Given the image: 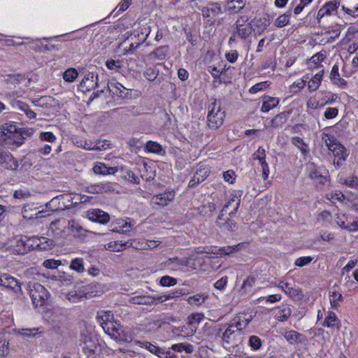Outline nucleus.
<instances>
[{
	"label": "nucleus",
	"instance_id": "nucleus-1",
	"mask_svg": "<svg viewBox=\"0 0 358 358\" xmlns=\"http://www.w3.org/2000/svg\"><path fill=\"white\" fill-rule=\"evenodd\" d=\"M241 203V194L239 192L234 191L232 194H231L229 200L227 202V203L224 206L222 210H221L216 223L217 225L224 231H234L237 229L236 223L231 220L226 215L227 210L229 207L233 208V210L229 213V215L232 217L236 213L238 208H239Z\"/></svg>",
	"mask_w": 358,
	"mask_h": 358
},
{
	"label": "nucleus",
	"instance_id": "nucleus-2",
	"mask_svg": "<svg viewBox=\"0 0 358 358\" xmlns=\"http://www.w3.org/2000/svg\"><path fill=\"white\" fill-rule=\"evenodd\" d=\"M2 134L0 140L6 145L20 147L23 144V139L16 125L12 123H6L2 126Z\"/></svg>",
	"mask_w": 358,
	"mask_h": 358
},
{
	"label": "nucleus",
	"instance_id": "nucleus-3",
	"mask_svg": "<svg viewBox=\"0 0 358 358\" xmlns=\"http://www.w3.org/2000/svg\"><path fill=\"white\" fill-rule=\"evenodd\" d=\"M208 110L207 120L208 127L213 129H218L223 124L225 117V113L222 110L220 103H217L216 99H213L208 105Z\"/></svg>",
	"mask_w": 358,
	"mask_h": 358
},
{
	"label": "nucleus",
	"instance_id": "nucleus-4",
	"mask_svg": "<svg viewBox=\"0 0 358 358\" xmlns=\"http://www.w3.org/2000/svg\"><path fill=\"white\" fill-rule=\"evenodd\" d=\"M306 173L308 177L317 185H324L329 182V172L322 166H318L314 163H308L306 166Z\"/></svg>",
	"mask_w": 358,
	"mask_h": 358
},
{
	"label": "nucleus",
	"instance_id": "nucleus-5",
	"mask_svg": "<svg viewBox=\"0 0 358 358\" xmlns=\"http://www.w3.org/2000/svg\"><path fill=\"white\" fill-rule=\"evenodd\" d=\"M29 291L32 303L36 307L43 306L48 299V290L39 283L30 282Z\"/></svg>",
	"mask_w": 358,
	"mask_h": 358
},
{
	"label": "nucleus",
	"instance_id": "nucleus-6",
	"mask_svg": "<svg viewBox=\"0 0 358 358\" xmlns=\"http://www.w3.org/2000/svg\"><path fill=\"white\" fill-rule=\"evenodd\" d=\"M107 334L119 343L130 342L133 338V333L128 327L122 326L119 322L116 324Z\"/></svg>",
	"mask_w": 358,
	"mask_h": 358
},
{
	"label": "nucleus",
	"instance_id": "nucleus-7",
	"mask_svg": "<svg viewBox=\"0 0 358 358\" xmlns=\"http://www.w3.org/2000/svg\"><path fill=\"white\" fill-rule=\"evenodd\" d=\"M324 143L328 150L332 152L336 158L345 161L348 156L345 148L341 144L334 136L325 135Z\"/></svg>",
	"mask_w": 358,
	"mask_h": 358
},
{
	"label": "nucleus",
	"instance_id": "nucleus-8",
	"mask_svg": "<svg viewBox=\"0 0 358 358\" xmlns=\"http://www.w3.org/2000/svg\"><path fill=\"white\" fill-rule=\"evenodd\" d=\"M66 198L69 202L71 201L72 198L69 195L61 194L54 197L50 202L45 204V208L47 210H44L45 211V215L48 216L50 215V213L62 210L68 206H70L71 204L66 205L64 201L61 204V201L64 200Z\"/></svg>",
	"mask_w": 358,
	"mask_h": 358
},
{
	"label": "nucleus",
	"instance_id": "nucleus-9",
	"mask_svg": "<svg viewBox=\"0 0 358 358\" xmlns=\"http://www.w3.org/2000/svg\"><path fill=\"white\" fill-rule=\"evenodd\" d=\"M339 7L340 3L336 1H331L325 3L317 12L316 17L317 22L322 24V20L325 17L338 14Z\"/></svg>",
	"mask_w": 358,
	"mask_h": 358
},
{
	"label": "nucleus",
	"instance_id": "nucleus-10",
	"mask_svg": "<svg viewBox=\"0 0 358 358\" xmlns=\"http://www.w3.org/2000/svg\"><path fill=\"white\" fill-rule=\"evenodd\" d=\"M96 320L101 326L103 330L107 334L111 327H113L117 323L114 320V316L110 310H101L97 313Z\"/></svg>",
	"mask_w": 358,
	"mask_h": 358
},
{
	"label": "nucleus",
	"instance_id": "nucleus-11",
	"mask_svg": "<svg viewBox=\"0 0 358 358\" xmlns=\"http://www.w3.org/2000/svg\"><path fill=\"white\" fill-rule=\"evenodd\" d=\"M82 91H90L99 87V76L96 72L91 71L85 73L79 85Z\"/></svg>",
	"mask_w": 358,
	"mask_h": 358
},
{
	"label": "nucleus",
	"instance_id": "nucleus-12",
	"mask_svg": "<svg viewBox=\"0 0 358 358\" xmlns=\"http://www.w3.org/2000/svg\"><path fill=\"white\" fill-rule=\"evenodd\" d=\"M86 217L92 222H99L102 224L108 223L110 220L109 214L99 208L88 210L86 212Z\"/></svg>",
	"mask_w": 358,
	"mask_h": 358
},
{
	"label": "nucleus",
	"instance_id": "nucleus-13",
	"mask_svg": "<svg viewBox=\"0 0 358 358\" xmlns=\"http://www.w3.org/2000/svg\"><path fill=\"white\" fill-rule=\"evenodd\" d=\"M113 190V185L109 182L90 184L86 187V192L90 194H103Z\"/></svg>",
	"mask_w": 358,
	"mask_h": 358
},
{
	"label": "nucleus",
	"instance_id": "nucleus-14",
	"mask_svg": "<svg viewBox=\"0 0 358 358\" xmlns=\"http://www.w3.org/2000/svg\"><path fill=\"white\" fill-rule=\"evenodd\" d=\"M37 210V208H34V204L30 205H25L22 210V216L24 219H34V218H41L46 217V215H45V211L44 209L36 211Z\"/></svg>",
	"mask_w": 358,
	"mask_h": 358
},
{
	"label": "nucleus",
	"instance_id": "nucleus-15",
	"mask_svg": "<svg viewBox=\"0 0 358 358\" xmlns=\"http://www.w3.org/2000/svg\"><path fill=\"white\" fill-rule=\"evenodd\" d=\"M175 192L173 191L166 192L164 193L155 195L152 197L151 202L155 205L165 206L169 202L173 200Z\"/></svg>",
	"mask_w": 358,
	"mask_h": 358
},
{
	"label": "nucleus",
	"instance_id": "nucleus-16",
	"mask_svg": "<svg viewBox=\"0 0 358 358\" xmlns=\"http://www.w3.org/2000/svg\"><path fill=\"white\" fill-rule=\"evenodd\" d=\"M274 317L280 322L287 321L292 315V309L287 304H282L273 310Z\"/></svg>",
	"mask_w": 358,
	"mask_h": 358
},
{
	"label": "nucleus",
	"instance_id": "nucleus-17",
	"mask_svg": "<svg viewBox=\"0 0 358 358\" xmlns=\"http://www.w3.org/2000/svg\"><path fill=\"white\" fill-rule=\"evenodd\" d=\"M253 317L250 313H240L233 320L235 328L238 331L245 329L252 320Z\"/></svg>",
	"mask_w": 358,
	"mask_h": 358
},
{
	"label": "nucleus",
	"instance_id": "nucleus-18",
	"mask_svg": "<svg viewBox=\"0 0 358 358\" xmlns=\"http://www.w3.org/2000/svg\"><path fill=\"white\" fill-rule=\"evenodd\" d=\"M338 71V66L337 64H334L330 73V80L334 85H337L340 88L346 89L348 87V83L340 76Z\"/></svg>",
	"mask_w": 358,
	"mask_h": 358
},
{
	"label": "nucleus",
	"instance_id": "nucleus-19",
	"mask_svg": "<svg viewBox=\"0 0 358 358\" xmlns=\"http://www.w3.org/2000/svg\"><path fill=\"white\" fill-rule=\"evenodd\" d=\"M118 169L116 166H107L104 163L97 162L94 167L93 171L99 175H113L117 172Z\"/></svg>",
	"mask_w": 358,
	"mask_h": 358
},
{
	"label": "nucleus",
	"instance_id": "nucleus-20",
	"mask_svg": "<svg viewBox=\"0 0 358 358\" xmlns=\"http://www.w3.org/2000/svg\"><path fill=\"white\" fill-rule=\"evenodd\" d=\"M238 332V331L235 328L234 324H230L228 326L224 332L222 334V336L223 345L224 348H227L224 344L229 345L234 343Z\"/></svg>",
	"mask_w": 358,
	"mask_h": 358
},
{
	"label": "nucleus",
	"instance_id": "nucleus-21",
	"mask_svg": "<svg viewBox=\"0 0 358 358\" xmlns=\"http://www.w3.org/2000/svg\"><path fill=\"white\" fill-rule=\"evenodd\" d=\"M136 344L141 348L148 350L151 353L157 355L159 357H162L165 355L164 350L153 345L148 341H136Z\"/></svg>",
	"mask_w": 358,
	"mask_h": 358
},
{
	"label": "nucleus",
	"instance_id": "nucleus-22",
	"mask_svg": "<svg viewBox=\"0 0 358 358\" xmlns=\"http://www.w3.org/2000/svg\"><path fill=\"white\" fill-rule=\"evenodd\" d=\"M189 261L187 258L178 259V257L169 259L165 264L173 271H178L184 266H188Z\"/></svg>",
	"mask_w": 358,
	"mask_h": 358
},
{
	"label": "nucleus",
	"instance_id": "nucleus-23",
	"mask_svg": "<svg viewBox=\"0 0 358 358\" xmlns=\"http://www.w3.org/2000/svg\"><path fill=\"white\" fill-rule=\"evenodd\" d=\"M284 338L288 343L292 345L301 343L304 341V336L294 330L285 331Z\"/></svg>",
	"mask_w": 358,
	"mask_h": 358
},
{
	"label": "nucleus",
	"instance_id": "nucleus-24",
	"mask_svg": "<svg viewBox=\"0 0 358 358\" xmlns=\"http://www.w3.org/2000/svg\"><path fill=\"white\" fill-rule=\"evenodd\" d=\"M246 0H230L227 1L226 10L229 13H238L245 6Z\"/></svg>",
	"mask_w": 358,
	"mask_h": 358
},
{
	"label": "nucleus",
	"instance_id": "nucleus-25",
	"mask_svg": "<svg viewBox=\"0 0 358 358\" xmlns=\"http://www.w3.org/2000/svg\"><path fill=\"white\" fill-rule=\"evenodd\" d=\"M0 285L12 289H14L16 287H20V285L17 279L7 273H4L0 276Z\"/></svg>",
	"mask_w": 358,
	"mask_h": 358
},
{
	"label": "nucleus",
	"instance_id": "nucleus-26",
	"mask_svg": "<svg viewBox=\"0 0 358 358\" xmlns=\"http://www.w3.org/2000/svg\"><path fill=\"white\" fill-rule=\"evenodd\" d=\"M132 243L127 241L122 243V241H110L105 245V248L112 252H120L122 251L126 247H131Z\"/></svg>",
	"mask_w": 358,
	"mask_h": 358
},
{
	"label": "nucleus",
	"instance_id": "nucleus-27",
	"mask_svg": "<svg viewBox=\"0 0 358 358\" xmlns=\"http://www.w3.org/2000/svg\"><path fill=\"white\" fill-rule=\"evenodd\" d=\"M279 99L277 97L264 96L261 107V111L268 113L270 110L276 107L279 104Z\"/></svg>",
	"mask_w": 358,
	"mask_h": 358
},
{
	"label": "nucleus",
	"instance_id": "nucleus-28",
	"mask_svg": "<svg viewBox=\"0 0 358 358\" xmlns=\"http://www.w3.org/2000/svg\"><path fill=\"white\" fill-rule=\"evenodd\" d=\"M322 325L329 328L336 327V329H339L341 322L334 312L329 311Z\"/></svg>",
	"mask_w": 358,
	"mask_h": 358
},
{
	"label": "nucleus",
	"instance_id": "nucleus-29",
	"mask_svg": "<svg viewBox=\"0 0 358 358\" xmlns=\"http://www.w3.org/2000/svg\"><path fill=\"white\" fill-rule=\"evenodd\" d=\"M291 113L292 111L288 110L276 115L271 121V126L275 128L282 127L287 122Z\"/></svg>",
	"mask_w": 358,
	"mask_h": 358
},
{
	"label": "nucleus",
	"instance_id": "nucleus-30",
	"mask_svg": "<svg viewBox=\"0 0 358 358\" xmlns=\"http://www.w3.org/2000/svg\"><path fill=\"white\" fill-rule=\"evenodd\" d=\"M128 220L129 219L117 220L116 224L118 225V227L113 229L112 231L120 234H128L130 232L132 228V225L130 222H128Z\"/></svg>",
	"mask_w": 358,
	"mask_h": 358
},
{
	"label": "nucleus",
	"instance_id": "nucleus-31",
	"mask_svg": "<svg viewBox=\"0 0 358 358\" xmlns=\"http://www.w3.org/2000/svg\"><path fill=\"white\" fill-rule=\"evenodd\" d=\"M208 298V294L207 293H198L196 294L189 296L187 299V301L191 306H199L204 303Z\"/></svg>",
	"mask_w": 358,
	"mask_h": 358
},
{
	"label": "nucleus",
	"instance_id": "nucleus-32",
	"mask_svg": "<svg viewBox=\"0 0 358 358\" xmlns=\"http://www.w3.org/2000/svg\"><path fill=\"white\" fill-rule=\"evenodd\" d=\"M35 243H36V246L37 247V250H48L54 245V241L52 239L48 238L46 237L41 236L39 238H35Z\"/></svg>",
	"mask_w": 358,
	"mask_h": 358
},
{
	"label": "nucleus",
	"instance_id": "nucleus-33",
	"mask_svg": "<svg viewBox=\"0 0 358 358\" xmlns=\"http://www.w3.org/2000/svg\"><path fill=\"white\" fill-rule=\"evenodd\" d=\"M151 28L147 24L141 26L138 29L134 31L135 37L138 38V41L144 43L149 36Z\"/></svg>",
	"mask_w": 358,
	"mask_h": 358
},
{
	"label": "nucleus",
	"instance_id": "nucleus-34",
	"mask_svg": "<svg viewBox=\"0 0 358 358\" xmlns=\"http://www.w3.org/2000/svg\"><path fill=\"white\" fill-rule=\"evenodd\" d=\"M324 70L320 71L317 73L308 82V88L310 92L316 91L320 86L322 78L324 76Z\"/></svg>",
	"mask_w": 358,
	"mask_h": 358
},
{
	"label": "nucleus",
	"instance_id": "nucleus-35",
	"mask_svg": "<svg viewBox=\"0 0 358 358\" xmlns=\"http://www.w3.org/2000/svg\"><path fill=\"white\" fill-rule=\"evenodd\" d=\"M210 171V169L208 165L201 164L198 165L194 175L198 178L197 180L203 182L208 176Z\"/></svg>",
	"mask_w": 358,
	"mask_h": 358
},
{
	"label": "nucleus",
	"instance_id": "nucleus-36",
	"mask_svg": "<svg viewBox=\"0 0 358 358\" xmlns=\"http://www.w3.org/2000/svg\"><path fill=\"white\" fill-rule=\"evenodd\" d=\"M204 318V315L202 313L192 314L189 317V322L188 327L189 328V332L186 334V336H189L194 334L196 332V327L194 326V323H199Z\"/></svg>",
	"mask_w": 358,
	"mask_h": 358
},
{
	"label": "nucleus",
	"instance_id": "nucleus-37",
	"mask_svg": "<svg viewBox=\"0 0 358 358\" xmlns=\"http://www.w3.org/2000/svg\"><path fill=\"white\" fill-rule=\"evenodd\" d=\"M292 143L297 147V148L301 151L303 156H306L309 153L308 145L301 138L298 136H293L292 138Z\"/></svg>",
	"mask_w": 358,
	"mask_h": 358
},
{
	"label": "nucleus",
	"instance_id": "nucleus-38",
	"mask_svg": "<svg viewBox=\"0 0 358 358\" xmlns=\"http://www.w3.org/2000/svg\"><path fill=\"white\" fill-rule=\"evenodd\" d=\"M284 288V292L291 298H299L301 296V289L296 285H292L289 282H286Z\"/></svg>",
	"mask_w": 358,
	"mask_h": 358
},
{
	"label": "nucleus",
	"instance_id": "nucleus-39",
	"mask_svg": "<svg viewBox=\"0 0 358 358\" xmlns=\"http://www.w3.org/2000/svg\"><path fill=\"white\" fill-rule=\"evenodd\" d=\"M270 24L271 20L268 16L259 17L254 20V26L259 32H262L266 30Z\"/></svg>",
	"mask_w": 358,
	"mask_h": 358
},
{
	"label": "nucleus",
	"instance_id": "nucleus-40",
	"mask_svg": "<svg viewBox=\"0 0 358 358\" xmlns=\"http://www.w3.org/2000/svg\"><path fill=\"white\" fill-rule=\"evenodd\" d=\"M236 25V33L241 38L245 39L251 34L252 27L249 24H239L238 21H237Z\"/></svg>",
	"mask_w": 358,
	"mask_h": 358
},
{
	"label": "nucleus",
	"instance_id": "nucleus-41",
	"mask_svg": "<svg viewBox=\"0 0 358 358\" xmlns=\"http://www.w3.org/2000/svg\"><path fill=\"white\" fill-rule=\"evenodd\" d=\"M145 149L148 152L155 154H162L165 152V151L162 148V146L159 143L152 141H148L146 143L145 145Z\"/></svg>",
	"mask_w": 358,
	"mask_h": 358
},
{
	"label": "nucleus",
	"instance_id": "nucleus-42",
	"mask_svg": "<svg viewBox=\"0 0 358 358\" xmlns=\"http://www.w3.org/2000/svg\"><path fill=\"white\" fill-rule=\"evenodd\" d=\"M292 11L287 10L284 14L280 15L275 21L274 26L278 28H282L289 23Z\"/></svg>",
	"mask_w": 358,
	"mask_h": 358
},
{
	"label": "nucleus",
	"instance_id": "nucleus-43",
	"mask_svg": "<svg viewBox=\"0 0 358 358\" xmlns=\"http://www.w3.org/2000/svg\"><path fill=\"white\" fill-rule=\"evenodd\" d=\"M169 52V47L166 45L161 46L156 48L150 52V55L157 60H163Z\"/></svg>",
	"mask_w": 358,
	"mask_h": 358
},
{
	"label": "nucleus",
	"instance_id": "nucleus-44",
	"mask_svg": "<svg viewBox=\"0 0 358 358\" xmlns=\"http://www.w3.org/2000/svg\"><path fill=\"white\" fill-rule=\"evenodd\" d=\"M16 106L21 111L24 112L28 118L34 119L36 117V113L30 108L27 103L22 101H17Z\"/></svg>",
	"mask_w": 358,
	"mask_h": 358
},
{
	"label": "nucleus",
	"instance_id": "nucleus-45",
	"mask_svg": "<svg viewBox=\"0 0 358 358\" xmlns=\"http://www.w3.org/2000/svg\"><path fill=\"white\" fill-rule=\"evenodd\" d=\"M343 299L342 294L336 290L329 291V301L333 308H336Z\"/></svg>",
	"mask_w": 358,
	"mask_h": 358
},
{
	"label": "nucleus",
	"instance_id": "nucleus-46",
	"mask_svg": "<svg viewBox=\"0 0 358 358\" xmlns=\"http://www.w3.org/2000/svg\"><path fill=\"white\" fill-rule=\"evenodd\" d=\"M129 302L138 305H152V301L150 296L145 295H138L132 296L129 299Z\"/></svg>",
	"mask_w": 358,
	"mask_h": 358
},
{
	"label": "nucleus",
	"instance_id": "nucleus-47",
	"mask_svg": "<svg viewBox=\"0 0 358 358\" xmlns=\"http://www.w3.org/2000/svg\"><path fill=\"white\" fill-rule=\"evenodd\" d=\"M349 215L346 213H338L334 216L336 223L341 228L346 229L347 225L345 222L348 220Z\"/></svg>",
	"mask_w": 358,
	"mask_h": 358
},
{
	"label": "nucleus",
	"instance_id": "nucleus-48",
	"mask_svg": "<svg viewBox=\"0 0 358 358\" xmlns=\"http://www.w3.org/2000/svg\"><path fill=\"white\" fill-rule=\"evenodd\" d=\"M43 333L42 327L22 329L20 334L25 337H35Z\"/></svg>",
	"mask_w": 358,
	"mask_h": 358
},
{
	"label": "nucleus",
	"instance_id": "nucleus-49",
	"mask_svg": "<svg viewBox=\"0 0 358 358\" xmlns=\"http://www.w3.org/2000/svg\"><path fill=\"white\" fill-rule=\"evenodd\" d=\"M70 268L78 273H83L85 271L83 259L82 258H76L71 260Z\"/></svg>",
	"mask_w": 358,
	"mask_h": 358
},
{
	"label": "nucleus",
	"instance_id": "nucleus-50",
	"mask_svg": "<svg viewBox=\"0 0 358 358\" xmlns=\"http://www.w3.org/2000/svg\"><path fill=\"white\" fill-rule=\"evenodd\" d=\"M171 349L174 351L182 352L185 351L187 353H192L193 352V346L191 344L178 343L172 345Z\"/></svg>",
	"mask_w": 358,
	"mask_h": 358
},
{
	"label": "nucleus",
	"instance_id": "nucleus-51",
	"mask_svg": "<svg viewBox=\"0 0 358 358\" xmlns=\"http://www.w3.org/2000/svg\"><path fill=\"white\" fill-rule=\"evenodd\" d=\"M78 73L74 68L67 69L63 74V78L65 81L69 83L73 82L78 77Z\"/></svg>",
	"mask_w": 358,
	"mask_h": 358
},
{
	"label": "nucleus",
	"instance_id": "nucleus-52",
	"mask_svg": "<svg viewBox=\"0 0 358 358\" xmlns=\"http://www.w3.org/2000/svg\"><path fill=\"white\" fill-rule=\"evenodd\" d=\"M16 246L18 248V252H25L26 250H29L27 243V236L24 237H16L15 238Z\"/></svg>",
	"mask_w": 358,
	"mask_h": 358
},
{
	"label": "nucleus",
	"instance_id": "nucleus-53",
	"mask_svg": "<svg viewBox=\"0 0 358 358\" xmlns=\"http://www.w3.org/2000/svg\"><path fill=\"white\" fill-rule=\"evenodd\" d=\"M345 195L341 191H335L332 192L329 194H327L326 198L331 202H334L335 201H343L345 199Z\"/></svg>",
	"mask_w": 358,
	"mask_h": 358
},
{
	"label": "nucleus",
	"instance_id": "nucleus-54",
	"mask_svg": "<svg viewBox=\"0 0 358 358\" xmlns=\"http://www.w3.org/2000/svg\"><path fill=\"white\" fill-rule=\"evenodd\" d=\"M182 294L183 293L182 289L171 291L168 293L162 294V297H161V302H164L167 300L177 298Z\"/></svg>",
	"mask_w": 358,
	"mask_h": 358
},
{
	"label": "nucleus",
	"instance_id": "nucleus-55",
	"mask_svg": "<svg viewBox=\"0 0 358 358\" xmlns=\"http://www.w3.org/2000/svg\"><path fill=\"white\" fill-rule=\"evenodd\" d=\"M159 283L163 287H171L177 284V280L169 275H164L160 278Z\"/></svg>",
	"mask_w": 358,
	"mask_h": 358
},
{
	"label": "nucleus",
	"instance_id": "nucleus-56",
	"mask_svg": "<svg viewBox=\"0 0 358 358\" xmlns=\"http://www.w3.org/2000/svg\"><path fill=\"white\" fill-rule=\"evenodd\" d=\"M83 298H87L85 294H82L80 292L72 291L68 294V299L73 303H76L78 301H80Z\"/></svg>",
	"mask_w": 358,
	"mask_h": 358
},
{
	"label": "nucleus",
	"instance_id": "nucleus-57",
	"mask_svg": "<svg viewBox=\"0 0 358 358\" xmlns=\"http://www.w3.org/2000/svg\"><path fill=\"white\" fill-rule=\"evenodd\" d=\"M144 77L149 81L155 80L158 76V71L153 68H148L143 73Z\"/></svg>",
	"mask_w": 358,
	"mask_h": 358
},
{
	"label": "nucleus",
	"instance_id": "nucleus-58",
	"mask_svg": "<svg viewBox=\"0 0 358 358\" xmlns=\"http://www.w3.org/2000/svg\"><path fill=\"white\" fill-rule=\"evenodd\" d=\"M110 92L113 94H116L117 96H122L124 93V90L125 87L120 83L112 84L110 87H109Z\"/></svg>",
	"mask_w": 358,
	"mask_h": 358
},
{
	"label": "nucleus",
	"instance_id": "nucleus-59",
	"mask_svg": "<svg viewBox=\"0 0 358 358\" xmlns=\"http://www.w3.org/2000/svg\"><path fill=\"white\" fill-rule=\"evenodd\" d=\"M107 68L110 70L119 71V70L122 68V62L120 60H108L106 63Z\"/></svg>",
	"mask_w": 358,
	"mask_h": 358
},
{
	"label": "nucleus",
	"instance_id": "nucleus-60",
	"mask_svg": "<svg viewBox=\"0 0 358 358\" xmlns=\"http://www.w3.org/2000/svg\"><path fill=\"white\" fill-rule=\"evenodd\" d=\"M269 86V83L268 81L260 82L255 85H254L249 90V92L252 94H255L259 91H262L266 89Z\"/></svg>",
	"mask_w": 358,
	"mask_h": 358
},
{
	"label": "nucleus",
	"instance_id": "nucleus-61",
	"mask_svg": "<svg viewBox=\"0 0 358 358\" xmlns=\"http://www.w3.org/2000/svg\"><path fill=\"white\" fill-rule=\"evenodd\" d=\"M250 346L254 350H257L262 346V341L257 336H251L249 338Z\"/></svg>",
	"mask_w": 358,
	"mask_h": 358
},
{
	"label": "nucleus",
	"instance_id": "nucleus-62",
	"mask_svg": "<svg viewBox=\"0 0 358 358\" xmlns=\"http://www.w3.org/2000/svg\"><path fill=\"white\" fill-rule=\"evenodd\" d=\"M338 114V110L335 107H329L326 108L324 113V117L325 119L331 120L336 117Z\"/></svg>",
	"mask_w": 358,
	"mask_h": 358
},
{
	"label": "nucleus",
	"instance_id": "nucleus-63",
	"mask_svg": "<svg viewBox=\"0 0 358 358\" xmlns=\"http://www.w3.org/2000/svg\"><path fill=\"white\" fill-rule=\"evenodd\" d=\"M313 259V258L310 256L300 257L295 260L294 265L299 267H302L310 264Z\"/></svg>",
	"mask_w": 358,
	"mask_h": 358
},
{
	"label": "nucleus",
	"instance_id": "nucleus-64",
	"mask_svg": "<svg viewBox=\"0 0 358 358\" xmlns=\"http://www.w3.org/2000/svg\"><path fill=\"white\" fill-rule=\"evenodd\" d=\"M43 265L47 268H57L62 265L61 260H55L52 259H46L43 262Z\"/></svg>",
	"mask_w": 358,
	"mask_h": 358
}]
</instances>
